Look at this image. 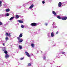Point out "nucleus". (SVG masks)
I'll return each instance as SVG.
<instances>
[{
	"instance_id": "nucleus-1",
	"label": "nucleus",
	"mask_w": 67,
	"mask_h": 67,
	"mask_svg": "<svg viewBox=\"0 0 67 67\" xmlns=\"http://www.w3.org/2000/svg\"><path fill=\"white\" fill-rule=\"evenodd\" d=\"M22 34H23V33H21L20 34L19 37H17L18 40V41H19V43H20V42L22 43V41H23V40L21 39V37H22Z\"/></svg>"
},
{
	"instance_id": "nucleus-2",
	"label": "nucleus",
	"mask_w": 67,
	"mask_h": 67,
	"mask_svg": "<svg viewBox=\"0 0 67 67\" xmlns=\"http://www.w3.org/2000/svg\"><path fill=\"white\" fill-rule=\"evenodd\" d=\"M30 25L32 26H37V23H33L30 24Z\"/></svg>"
},
{
	"instance_id": "nucleus-3",
	"label": "nucleus",
	"mask_w": 67,
	"mask_h": 67,
	"mask_svg": "<svg viewBox=\"0 0 67 67\" xmlns=\"http://www.w3.org/2000/svg\"><path fill=\"white\" fill-rule=\"evenodd\" d=\"M25 54L27 56H28V57H30V54H29V53L27 52H25Z\"/></svg>"
},
{
	"instance_id": "nucleus-4",
	"label": "nucleus",
	"mask_w": 67,
	"mask_h": 67,
	"mask_svg": "<svg viewBox=\"0 0 67 67\" xmlns=\"http://www.w3.org/2000/svg\"><path fill=\"white\" fill-rule=\"evenodd\" d=\"M67 17H64L63 18H62L61 19H62V20H67Z\"/></svg>"
},
{
	"instance_id": "nucleus-5",
	"label": "nucleus",
	"mask_w": 67,
	"mask_h": 67,
	"mask_svg": "<svg viewBox=\"0 0 67 67\" xmlns=\"http://www.w3.org/2000/svg\"><path fill=\"white\" fill-rule=\"evenodd\" d=\"M9 57H10V56H9V55H8V54H6L5 55V58H6V59L9 58Z\"/></svg>"
},
{
	"instance_id": "nucleus-6",
	"label": "nucleus",
	"mask_w": 67,
	"mask_h": 67,
	"mask_svg": "<svg viewBox=\"0 0 67 67\" xmlns=\"http://www.w3.org/2000/svg\"><path fill=\"white\" fill-rule=\"evenodd\" d=\"M62 3L61 2H59L58 3V7H60L62 6Z\"/></svg>"
},
{
	"instance_id": "nucleus-7",
	"label": "nucleus",
	"mask_w": 67,
	"mask_h": 67,
	"mask_svg": "<svg viewBox=\"0 0 67 67\" xmlns=\"http://www.w3.org/2000/svg\"><path fill=\"white\" fill-rule=\"evenodd\" d=\"M34 7V5L33 4H32L29 7V9H32Z\"/></svg>"
},
{
	"instance_id": "nucleus-8",
	"label": "nucleus",
	"mask_w": 67,
	"mask_h": 67,
	"mask_svg": "<svg viewBox=\"0 0 67 67\" xmlns=\"http://www.w3.org/2000/svg\"><path fill=\"white\" fill-rule=\"evenodd\" d=\"M52 13L53 14H54V15H57V14H56V13H55V12L54 11H52Z\"/></svg>"
},
{
	"instance_id": "nucleus-9",
	"label": "nucleus",
	"mask_w": 67,
	"mask_h": 67,
	"mask_svg": "<svg viewBox=\"0 0 67 67\" xmlns=\"http://www.w3.org/2000/svg\"><path fill=\"white\" fill-rule=\"evenodd\" d=\"M18 22L20 23H23V21L22 20H18Z\"/></svg>"
},
{
	"instance_id": "nucleus-10",
	"label": "nucleus",
	"mask_w": 67,
	"mask_h": 67,
	"mask_svg": "<svg viewBox=\"0 0 67 67\" xmlns=\"http://www.w3.org/2000/svg\"><path fill=\"white\" fill-rule=\"evenodd\" d=\"M51 36L52 37H54V32H52L51 34Z\"/></svg>"
},
{
	"instance_id": "nucleus-11",
	"label": "nucleus",
	"mask_w": 67,
	"mask_h": 67,
	"mask_svg": "<svg viewBox=\"0 0 67 67\" xmlns=\"http://www.w3.org/2000/svg\"><path fill=\"white\" fill-rule=\"evenodd\" d=\"M31 46L32 47H33L34 48V44L33 43H32L31 44Z\"/></svg>"
},
{
	"instance_id": "nucleus-12",
	"label": "nucleus",
	"mask_w": 67,
	"mask_h": 67,
	"mask_svg": "<svg viewBox=\"0 0 67 67\" xmlns=\"http://www.w3.org/2000/svg\"><path fill=\"white\" fill-rule=\"evenodd\" d=\"M19 16L18 15H16V18L17 19H18V18H19Z\"/></svg>"
},
{
	"instance_id": "nucleus-13",
	"label": "nucleus",
	"mask_w": 67,
	"mask_h": 67,
	"mask_svg": "<svg viewBox=\"0 0 67 67\" xmlns=\"http://www.w3.org/2000/svg\"><path fill=\"white\" fill-rule=\"evenodd\" d=\"M6 12H9L10 11V9H7L6 10Z\"/></svg>"
},
{
	"instance_id": "nucleus-14",
	"label": "nucleus",
	"mask_w": 67,
	"mask_h": 67,
	"mask_svg": "<svg viewBox=\"0 0 67 67\" xmlns=\"http://www.w3.org/2000/svg\"><path fill=\"white\" fill-rule=\"evenodd\" d=\"M14 18V17L13 16L12 17H11L9 19V20H10V21H11V20H12V19H13Z\"/></svg>"
},
{
	"instance_id": "nucleus-15",
	"label": "nucleus",
	"mask_w": 67,
	"mask_h": 67,
	"mask_svg": "<svg viewBox=\"0 0 67 67\" xmlns=\"http://www.w3.org/2000/svg\"><path fill=\"white\" fill-rule=\"evenodd\" d=\"M5 40L6 41H8V40H9L8 37H6L5 38Z\"/></svg>"
},
{
	"instance_id": "nucleus-16",
	"label": "nucleus",
	"mask_w": 67,
	"mask_h": 67,
	"mask_svg": "<svg viewBox=\"0 0 67 67\" xmlns=\"http://www.w3.org/2000/svg\"><path fill=\"white\" fill-rule=\"evenodd\" d=\"M28 65L29 66H32V65H31V64L30 63H28Z\"/></svg>"
},
{
	"instance_id": "nucleus-17",
	"label": "nucleus",
	"mask_w": 67,
	"mask_h": 67,
	"mask_svg": "<svg viewBox=\"0 0 67 67\" xmlns=\"http://www.w3.org/2000/svg\"><path fill=\"white\" fill-rule=\"evenodd\" d=\"M4 53L6 54H8V52L7 51H4Z\"/></svg>"
},
{
	"instance_id": "nucleus-18",
	"label": "nucleus",
	"mask_w": 67,
	"mask_h": 67,
	"mask_svg": "<svg viewBox=\"0 0 67 67\" xmlns=\"http://www.w3.org/2000/svg\"><path fill=\"white\" fill-rule=\"evenodd\" d=\"M19 47L20 49H22V46L20 45L19 46Z\"/></svg>"
},
{
	"instance_id": "nucleus-19",
	"label": "nucleus",
	"mask_w": 67,
	"mask_h": 67,
	"mask_svg": "<svg viewBox=\"0 0 67 67\" xmlns=\"http://www.w3.org/2000/svg\"><path fill=\"white\" fill-rule=\"evenodd\" d=\"M9 15L10 14H9V13H7L6 14V16H9Z\"/></svg>"
},
{
	"instance_id": "nucleus-20",
	"label": "nucleus",
	"mask_w": 67,
	"mask_h": 67,
	"mask_svg": "<svg viewBox=\"0 0 67 67\" xmlns=\"http://www.w3.org/2000/svg\"><path fill=\"white\" fill-rule=\"evenodd\" d=\"M57 18L59 19H61V18L60 16H58L57 17Z\"/></svg>"
},
{
	"instance_id": "nucleus-21",
	"label": "nucleus",
	"mask_w": 67,
	"mask_h": 67,
	"mask_svg": "<svg viewBox=\"0 0 67 67\" xmlns=\"http://www.w3.org/2000/svg\"><path fill=\"white\" fill-rule=\"evenodd\" d=\"M6 35H7V36H8L9 35V34L8 32L6 33V34H5Z\"/></svg>"
},
{
	"instance_id": "nucleus-22",
	"label": "nucleus",
	"mask_w": 67,
	"mask_h": 67,
	"mask_svg": "<svg viewBox=\"0 0 67 67\" xmlns=\"http://www.w3.org/2000/svg\"><path fill=\"white\" fill-rule=\"evenodd\" d=\"M10 33H9V34H8V36L9 37H11V35H10Z\"/></svg>"
},
{
	"instance_id": "nucleus-23",
	"label": "nucleus",
	"mask_w": 67,
	"mask_h": 67,
	"mask_svg": "<svg viewBox=\"0 0 67 67\" xmlns=\"http://www.w3.org/2000/svg\"><path fill=\"white\" fill-rule=\"evenodd\" d=\"M21 27H22V28H24V26H23V25H22L21 26Z\"/></svg>"
},
{
	"instance_id": "nucleus-24",
	"label": "nucleus",
	"mask_w": 67,
	"mask_h": 67,
	"mask_svg": "<svg viewBox=\"0 0 67 67\" xmlns=\"http://www.w3.org/2000/svg\"><path fill=\"white\" fill-rule=\"evenodd\" d=\"M5 51H6L5 48L3 49V51H4V52H5Z\"/></svg>"
},
{
	"instance_id": "nucleus-25",
	"label": "nucleus",
	"mask_w": 67,
	"mask_h": 67,
	"mask_svg": "<svg viewBox=\"0 0 67 67\" xmlns=\"http://www.w3.org/2000/svg\"><path fill=\"white\" fill-rule=\"evenodd\" d=\"M45 25H46V26H47V25H48V24H47V23H46L45 24H44Z\"/></svg>"
},
{
	"instance_id": "nucleus-26",
	"label": "nucleus",
	"mask_w": 67,
	"mask_h": 67,
	"mask_svg": "<svg viewBox=\"0 0 67 67\" xmlns=\"http://www.w3.org/2000/svg\"><path fill=\"white\" fill-rule=\"evenodd\" d=\"M45 1H42V3L43 4H44V3H45Z\"/></svg>"
},
{
	"instance_id": "nucleus-27",
	"label": "nucleus",
	"mask_w": 67,
	"mask_h": 67,
	"mask_svg": "<svg viewBox=\"0 0 67 67\" xmlns=\"http://www.w3.org/2000/svg\"><path fill=\"white\" fill-rule=\"evenodd\" d=\"M24 59V58H22L20 59L21 60H23Z\"/></svg>"
},
{
	"instance_id": "nucleus-28",
	"label": "nucleus",
	"mask_w": 67,
	"mask_h": 67,
	"mask_svg": "<svg viewBox=\"0 0 67 67\" xmlns=\"http://www.w3.org/2000/svg\"><path fill=\"white\" fill-rule=\"evenodd\" d=\"M62 54H65V52H62Z\"/></svg>"
},
{
	"instance_id": "nucleus-29",
	"label": "nucleus",
	"mask_w": 67,
	"mask_h": 67,
	"mask_svg": "<svg viewBox=\"0 0 67 67\" xmlns=\"http://www.w3.org/2000/svg\"><path fill=\"white\" fill-rule=\"evenodd\" d=\"M2 23L1 22H0V25H2Z\"/></svg>"
},
{
	"instance_id": "nucleus-30",
	"label": "nucleus",
	"mask_w": 67,
	"mask_h": 67,
	"mask_svg": "<svg viewBox=\"0 0 67 67\" xmlns=\"http://www.w3.org/2000/svg\"><path fill=\"white\" fill-rule=\"evenodd\" d=\"M1 3H2V2L1 1H0V5L1 4Z\"/></svg>"
},
{
	"instance_id": "nucleus-31",
	"label": "nucleus",
	"mask_w": 67,
	"mask_h": 67,
	"mask_svg": "<svg viewBox=\"0 0 67 67\" xmlns=\"http://www.w3.org/2000/svg\"><path fill=\"white\" fill-rule=\"evenodd\" d=\"M58 31H57V32L56 33V34H58Z\"/></svg>"
},
{
	"instance_id": "nucleus-32",
	"label": "nucleus",
	"mask_w": 67,
	"mask_h": 67,
	"mask_svg": "<svg viewBox=\"0 0 67 67\" xmlns=\"http://www.w3.org/2000/svg\"><path fill=\"white\" fill-rule=\"evenodd\" d=\"M44 59H46V58H45V57H44L43 58Z\"/></svg>"
},
{
	"instance_id": "nucleus-33",
	"label": "nucleus",
	"mask_w": 67,
	"mask_h": 67,
	"mask_svg": "<svg viewBox=\"0 0 67 67\" xmlns=\"http://www.w3.org/2000/svg\"><path fill=\"white\" fill-rule=\"evenodd\" d=\"M5 44H4V43L3 44V46H4Z\"/></svg>"
},
{
	"instance_id": "nucleus-34",
	"label": "nucleus",
	"mask_w": 67,
	"mask_h": 67,
	"mask_svg": "<svg viewBox=\"0 0 67 67\" xmlns=\"http://www.w3.org/2000/svg\"><path fill=\"white\" fill-rule=\"evenodd\" d=\"M48 36H49V34L48 35Z\"/></svg>"
}]
</instances>
